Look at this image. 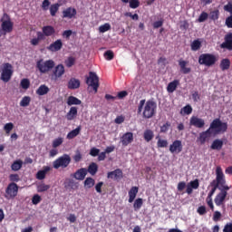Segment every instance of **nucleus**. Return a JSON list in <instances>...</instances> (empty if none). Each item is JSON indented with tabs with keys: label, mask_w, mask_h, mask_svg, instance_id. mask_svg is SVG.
Wrapping results in <instances>:
<instances>
[{
	"label": "nucleus",
	"mask_w": 232,
	"mask_h": 232,
	"mask_svg": "<svg viewBox=\"0 0 232 232\" xmlns=\"http://www.w3.org/2000/svg\"><path fill=\"white\" fill-rule=\"evenodd\" d=\"M31 101H32V98H30V96H24L20 102V106H22L23 108H26V106H30Z\"/></svg>",
	"instance_id": "37998d69"
},
{
	"label": "nucleus",
	"mask_w": 232,
	"mask_h": 232,
	"mask_svg": "<svg viewBox=\"0 0 232 232\" xmlns=\"http://www.w3.org/2000/svg\"><path fill=\"white\" fill-rule=\"evenodd\" d=\"M39 202H41V196H39V194H35L33 198H32V203L34 206H37V204H39Z\"/></svg>",
	"instance_id": "0e129e2a"
},
{
	"label": "nucleus",
	"mask_w": 232,
	"mask_h": 232,
	"mask_svg": "<svg viewBox=\"0 0 232 232\" xmlns=\"http://www.w3.org/2000/svg\"><path fill=\"white\" fill-rule=\"evenodd\" d=\"M4 130H5V133H7V135H8L10 133V131H12L14 130V123H12V122L6 123L4 126Z\"/></svg>",
	"instance_id": "bf43d9fd"
},
{
	"label": "nucleus",
	"mask_w": 232,
	"mask_h": 232,
	"mask_svg": "<svg viewBox=\"0 0 232 232\" xmlns=\"http://www.w3.org/2000/svg\"><path fill=\"white\" fill-rule=\"evenodd\" d=\"M67 86L69 90H77L81 88V81L75 78H71Z\"/></svg>",
	"instance_id": "393cba45"
},
{
	"label": "nucleus",
	"mask_w": 232,
	"mask_h": 232,
	"mask_svg": "<svg viewBox=\"0 0 232 232\" xmlns=\"http://www.w3.org/2000/svg\"><path fill=\"white\" fill-rule=\"evenodd\" d=\"M50 169H51L48 166L44 167V169L42 170H39L36 173V179L38 180H44V179H46V173H48V171H50Z\"/></svg>",
	"instance_id": "c756f323"
},
{
	"label": "nucleus",
	"mask_w": 232,
	"mask_h": 232,
	"mask_svg": "<svg viewBox=\"0 0 232 232\" xmlns=\"http://www.w3.org/2000/svg\"><path fill=\"white\" fill-rule=\"evenodd\" d=\"M63 142H64V140L63 138H57V139L53 140V148H59V146H61V144H63Z\"/></svg>",
	"instance_id": "5fc2aeb1"
},
{
	"label": "nucleus",
	"mask_w": 232,
	"mask_h": 232,
	"mask_svg": "<svg viewBox=\"0 0 232 232\" xmlns=\"http://www.w3.org/2000/svg\"><path fill=\"white\" fill-rule=\"evenodd\" d=\"M121 142L122 146H129L133 142V133L126 132L121 137Z\"/></svg>",
	"instance_id": "a211bd4d"
},
{
	"label": "nucleus",
	"mask_w": 232,
	"mask_h": 232,
	"mask_svg": "<svg viewBox=\"0 0 232 232\" xmlns=\"http://www.w3.org/2000/svg\"><path fill=\"white\" fill-rule=\"evenodd\" d=\"M21 168H23V160H17L14 161L13 164L11 165V169L13 171H19V169H21Z\"/></svg>",
	"instance_id": "4c0bfd02"
},
{
	"label": "nucleus",
	"mask_w": 232,
	"mask_h": 232,
	"mask_svg": "<svg viewBox=\"0 0 232 232\" xmlns=\"http://www.w3.org/2000/svg\"><path fill=\"white\" fill-rule=\"evenodd\" d=\"M86 175H88V169L82 168L75 171V173L73 174V178L76 180H84V179H86Z\"/></svg>",
	"instance_id": "412c9836"
},
{
	"label": "nucleus",
	"mask_w": 232,
	"mask_h": 232,
	"mask_svg": "<svg viewBox=\"0 0 232 232\" xmlns=\"http://www.w3.org/2000/svg\"><path fill=\"white\" fill-rule=\"evenodd\" d=\"M217 61H218V59H217V56L212 53H202L198 57V64L208 66V68L217 64Z\"/></svg>",
	"instance_id": "0eeeda50"
},
{
	"label": "nucleus",
	"mask_w": 232,
	"mask_h": 232,
	"mask_svg": "<svg viewBox=\"0 0 232 232\" xmlns=\"http://www.w3.org/2000/svg\"><path fill=\"white\" fill-rule=\"evenodd\" d=\"M223 232H232V223H227L223 228Z\"/></svg>",
	"instance_id": "774afa93"
},
{
	"label": "nucleus",
	"mask_w": 232,
	"mask_h": 232,
	"mask_svg": "<svg viewBox=\"0 0 232 232\" xmlns=\"http://www.w3.org/2000/svg\"><path fill=\"white\" fill-rule=\"evenodd\" d=\"M1 29H0V37L2 35H6V34H12L14 32V22L8 14L5 13L1 18Z\"/></svg>",
	"instance_id": "7ed1b4c3"
},
{
	"label": "nucleus",
	"mask_w": 232,
	"mask_h": 232,
	"mask_svg": "<svg viewBox=\"0 0 232 232\" xmlns=\"http://www.w3.org/2000/svg\"><path fill=\"white\" fill-rule=\"evenodd\" d=\"M170 153H180L182 152L183 146L180 140H175L172 144L169 145Z\"/></svg>",
	"instance_id": "4468645a"
},
{
	"label": "nucleus",
	"mask_w": 232,
	"mask_h": 232,
	"mask_svg": "<svg viewBox=\"0 0 232 232\" xmlns=\"http://www.w3.org/2000/svg\"><path fill=\"white\" fill-rule=\"evenodd\" d=\"M208 17H209V14L206 12H202L198 18V23H204L205 21H208Z\"/></svg>",
	"instance_id": "3c124183"
},
{
	"label": "nucleus",
	"mask_w": 232,
	"mask_h": 232,
	"mask_svg": "<svg viewBox=\"0 0 232 232\" xmlns=\"http://www.w3.org/2000/svg\"><path fill=\"white\" fill-rule=\"evenodd\" d=\"M139 193V187H132L129 190V203L131 204L135 198H137V194Z\"/></svg>",
	"instance_id": "bb28decb"
},
{
	"label": "nucleus",
	"mask_w": 232,
	"mask_h": 232,
	"mask_svg": "<svg viewBox=\"0 0 232 232\" xmlns=\"http://www.w3.org/2000/svg\"><path fill=\"white\" fill-rule=\"evenodd\" d=\"M72 34H73L72 30H65L63 32L62 35L63 39H70V37H72Z\"/></svg>",
	"instance_id": "69168bd1"
},
{
	"label": "nucleus",
	"mask_w": 232,
	"mask_h": 232,
	"mask_svg": "<svg viewBox=\"0 0 232 232\" xmlns=\"http://www.w3.org/2000/svg\"><path fill=\"white\" fill-rule=\"evenodd\" d=\"M64 72H65V71H64V65H63V64H58V65L54 68L53 73L55 79H59V78L63 77V75H64Z\"/></svg>",
	"instance_id": "a878e982"
},
{
	"label": "nucleus",
	"mask_w": 232,
	"mask_h": 232,
	"mask_svg": "<svg viewBox=\"0 0 232 232\" xmlns=\"http://www.w3.org/2000/svg\"><path fill=\"white\" fill-rule=\"evenodd\" d=\"M98 171H99V166L95 162H92L87 169V172L92 176L97 175Z\"/></svg>",
	"instance_id": "72a5a7b5"
},
{
	"label": "nucleus",
	"mask_w": 232,
	"mask_h": 232,
	"mask_svg": "<svg viewBox=\"0 0 232 232\" xmlns=\"http://www.w3.org/2000/svg\"><path fill=\"white\" fill-rule=\"evenodd\" d=\"M86 84L92 88L93 92L97 93L99 90V76L96 72H90L89 76L86 77Z\"/></svg>",
	"instance_id": "9d476101"
},
{
	"label": "nucleus",
	"mask_w": 232,
	"mask_h": 232,
	"mask_svg": "<svg viewBox=\"0 0 232 232\" xmlns=\"http://www.w3.org/2000/svg\"><path fill=\"white\" fill-rule=\"evenodd\" d=\"M81 130H82V128L81 127V125H79L76 129L71 130L67 134V139H69V140H72V139H75V137H77V135L81 133Z\"/></svg>",
	"instance_id": "2f4dec72"
},
{
	"label": "nucleus",
	"mask_w": 232,
	"mask_h": 232,
	"mask_svg": "<svg viewBox=\"0 0 232 232\" xmlns=\"http://www.w3.org/2000/svg\"><path fill=\"white\" fill-rule=\"evenodd\" d=\"M222 72H226V70H229L231 67V61L227 58L222 59L219 64Z\"/></svg>",
	"instance_id": "473e14b6"
},
{
	"label": "nucleus",
	"mask_w": 232,
	"mask_h": 232,
	"mask_svg": "<svg viewBox=\"0 0 232 232\" xmlns=\"http://www.w3.org/2000/svg\"><path fill=\"white\" fill-rule=\"evenodd\" d=\"M220 48L232 51V33H228L225 35V41L220 44Z\"/></svg>",
	"instance_id": "dca6fc26"
},
{
	"label": "nucleus",
	"mask_w": 232,
	"mask_h": 232,
	"mask_svg": "<svg viewBox=\"0 0 232 232\" xmlns=\"http://www.w3.org/2000/svg\"><path fill=\"white\" fill-rule=\"evenodd\" d=\"M223 10L230 14V15L226 18L225 24L227 28H232V3L228 2L227 5H224Z\"/></svg>",
	"instance_id": "ddd939ff"
},
{
	"label": "nucleus",
	"mask_w": 232,
	"mask_h": 232,
	"mask_svg": "<svg viewBox=\"0 0 232 232\" xmlns=\"http://www.w3.org/2000/svg\"><path fill=\"white\" fill-rule=\"evenodd\" d=\"M157 146L158 148H168V141L166 140L159 139Z\"/></svg>",
	"instance_id": "13d9d810"
},
{
	"label": "nucleus",
	"mask_w": 232,
	"mask_h": 232,
	"mask_svg": "<svg viewBox=\"0 0 232 232\" xmlns=\"http://www.w3.org/2000/svg\"><path fill=\"white\" fill-rule=\"evenodd\" d=\"M190 48L192 52H198V50L202 48V42H200L198 39L194 40L190 44Z\"/></svg>",
	"instance_id": "c9c22d12"
},
{
	"label": "nucleus",
	"mask_w": 232,
	"mask_h": 232,
	"mask_svg": "<svg viewBox=\"0 0 232 232\" xmlns=\"http://www.w3.org/2000/svg\"><path fill=\"white\" fill-rule=\"evenodd\" d=\"M20 85L23 90H28L30 88V80L26 78L22 79Z\"/></svg>",
	"instance_id": "de8ad7c7"
},
{
	"label": "nucleus",
	"mask_w": 232,
	"mask_h": 232,
	"mask_svg": "<svg viewBox=\"0 0 232 232\" xmlns=\"http://www.w3.org/2000/svg\"><path fill=\"white\" fill-rule=\"evenodd\" d=\"M211 135H213V132H211V130L208 129L207 130L199 133L198 140L200 142V144H206V140H208V139H209Z\"/></svg>",
	"instance_id": "4be33fe9"
},
{
	"label": "nucleus",
	"mask_w": 232,
	"mask_h": 232,
	"mask_svg": "<svg viewBox=\"0 0 232 232\" xmlns=\"http://www.w3.org/2000/svg\"><path fill=\"white\" fill-rule=\"evenodd\" d=\"M107 179H115V180L122 179V170L121 169H116L113 171L108 172Z\"/></svg>",
	"instance_id": "5701e85b"
},
{
	"label": "nucleus",
	"mask_w": 232,
	"mask_h": 232,
	"mask_svg": "<svg viewBox=\"0 0 232 232\" xmlns=\"http://www.w3.org/2000/svg\"><path fill=\"white\" fill-rule=\"evenodd\" d=\"M179 66L180 68L181 73H183L184 75H188V73H191V67H188V61L179 59Z\"/></svg>",
	"instance_id": "aec40b11"
},
{
	"label": "nucleus",
	"mask_w": 232,
	"mask_h": 232,
	"mask_svg": "<svg viewBox=\"0 0 232 232\" xmlns=\"http://www.w3.org/2000/svg\"><path fill=\"white\" fill-rule=\"evenodd\" d=\"M81 104H82V102L75 96H69L68 99H67V105L68 106H79Z\"/></svg>",
	"instance_id": "7c9ffc66"
},
{
	"label": "nucleus",
	"mask_w": 232,
	"mask_h": 232,
	"mask_svg": "<svg viewBox=\"0 0 232 232\" xmlns=\"http://www.w3.org/2000/svg\"><path fill=\"white\" fill-rule=\"evenodd\" d=\"M138 115L142 113L143 119H152L157 113V102L153 100H141L138 105Z\"/></svg>",
	"instance_id": "f257e3e1"
},
{
	"label": "nucleus",
	"mask_w": 232,
	"mask_h": 232,
	"mask_svg": "<svg viewBox=\"0 0 232 232\" xmlns=\"http://www.w3.org/2000/svg\"><path fill=\"white\" fill-rule=\"evenodd\" d=\"M130 8H139L140 6V2L139 0H130Z\"/></svg>",
	"instance_id": "052dcab7"
},
{
	"label": "nucleus",
	"mask_w": 232,
	"mask_h": 232,
	"mask_svg": "<svg viewBox=\"0 0 232 232\" xmlns=\"http://www.w3.org/2000/svg\"><path fill=\"white\" fill-rule=\"evenodd\" d=\"M52 35H55V28L52 25H45L42 28V32H36V38L31 39V44L37 46L41 41H44L46 37H52Z\"/></svg>",
	"instance_id": "f03ea898"
},
{
	"label": "nucleus",
	"mask_w": 232,
	"mask_h": 232,
	"mask_svg": "<svg viewBox=\"0 0 232 232\" xmlns=\"http://www.w3.org/2000/svg\"><path fill=\"white\" fill-rule=\"evenodd\" d=\"M48 92H50V88H48V86L40 85V87L36 90V94L43 96V95H46Z\"/></svg>",
	"instance_id": "58836bf2"
},
{
	"label": "nucleus",
	"mask_w": 232,
	"mask_h": 232,
	"mask_svg": "<svg viewBox=\"0 0 232 232\" xmlns=\"http://www.w3.org/2000/svg\"><path fill=\"white\" fill-rule=\"evenodd\" d=\"M47 50L52 53L60 52V50H63V40L57 39L53 42L49 46H47Z\"/></svg>",
	"instance_id": "f3484780"
},
{
	"label": "nucleus",
	"mask_w": 232,
	"mask_h": 232,
	"mask_svg": "<svg viewBox=\"0 0 232 232\" xmlns=\"http://www.w3.org/2000/svg\"><path fill=\"white\" fill-rule=\"evenodd\" d=\"M72 159L74 162H81V160H82V154L81 153V150H76Z\"/></svg>",
	"instance_id": "864d4df0"
},
{
	"label": "nucleus",
	"mask_w": 232,
	"mask_h": 232,
	"mask_svg": "<svg viewBox=\"0 0 232 232\" xmlns=\"http://www.w3.org/2000/svg\"><path fill=\"white\" fill-rule=\"evenodd\" d=\"M63 17H67L68 19H73V17L77 15V9L73 7H68L63 12Z\"/></svg>",
	"instance_id": "b1692460"
},
{
	"label": "nucleus",
	"mask_w": 232,
	"mask_h": 232,
	"mask_svg": "<svg viewBox=\"0 0 232 232\" xmlns=\"http://www.w3.org/2000/svg\"><path fill=\"white\" fill-rule=\"evenodd\" d=\"M224 146V140L220 139H216L213 140L212 144L210 145V148L212 150H217L218 151H220Z\"/></svg>",
	"instance_id": "c85d7f7f"
},
{
	"label": "nucleus",
	"mask_w": 232,
	"mask_h": 232,
	"mask_svg": "<svg viewBox=\"0 0 232 232\" xmlns=\"http://www.w3.org/2000/svg\"><path fill=\"white\" fill-rule=\"evenodd\" d=\"M61 5L59 4H54L50 6V14L52 17H55L57 12H59V7Z\"/></svg>",
	"instance_id": "79ce46f5"
},
{
	"label": "nucleus",
	"mask_w": 232,
	"mask_h": 232,
	"mask_svg": "<svg viewBox=\"0 0 232 232\" xmlns=\"http://www.w3.org/2000/svg\"><path fill=\"white\" fill-rule=\"evenodd\" d=\"M191 97L194 102H198L200 101V93H198V91L192 92Z\"/></svg>",
	"instance_id": "603ef678"
},
{
	"label": "nucleus",
	"mask_w": 232,
	"mask_h": 232,
	"mask_svg": "<svg viewBox=\"0 0 232 232\" xmlns=\"http://www.w3.org/2000/svg\"><path fill=\"white\" fill-rule=\"evenodd\" d=\"M75 64V58L72 56H70L67 58V60L65 61V66H67V68H72V66H73Z\"/></svg>",
	"instance_id": "8fccbe9b"
},
{
	"label": "nucleus",
	"mask_w": 232,
	"mask_h": 232,
	"mask_svg": "<svg viewBox=\"0 0 232 232\" xmlns=\"http://www.w3.org/2000/svg\"><path fill=\"white\" fill-rule=\"evenodd\" d=\"M12 75H14V66H12L10 63H3L1 81H3V82H10Z\"/></svg>",
	"instance_id": "1a4fd4ad"
},
{
	"label": "nucleus",
	"mask_w": 232,
	"mask_h": 232,
	"mask_svg": "<svg viewBox=\"0 0 232 232\" xmlns=\"http://www.w3.org/2000/svg\"><path fill=\"white\" fill-rule=\"evenodd\" d=\"M125 17H130L132 19V21H139V14H132L130 12H127L124 14Z\"/></svg>",
	"instance_id": "680f3d73"
},
{
	"label": "nucleus",
	"mask_w": 232,
	"mask_h": 232,
	"mask_svg": "<svg viewBox=\"0 0 232 232\" xmlns=\"http://www.w3.org/2000/svg\"><path fill=\"white\" fill-rule=\"evenodd\" d=\"M104 57L107 61H113L115 54L113 53V51L108 50L104 53Z\"/></svg>",
	"instance_id": "09e8293b"
},
{
	"label": "nucleus",
	"mask_w": 232,
	"mask_h": 232,
	"mask_svg": "<svg viewBox=\"0 0 232 232\" xmlns=\"http://www.w3.org/2000/svg\"><path fill=\"white\" fill-rule=\"evenodd\" d=\"M95 186V179L93 178H86L84 180V188H87L88 189L93 188Z\"/></svg>",
	"instance_id": "ea45409f"
},
{
	"label": "nucleus",
	"mask_w": 232,
	"mask_h": 232,
	"mask_svg": "<svg viewBox=\"0 0 232 232\" xmlns=\"http://www.w3.org/2000/svg\"><path fill=\"white\" fill-rule=\"evenodd\" d=\"M17 193H19V186L14 182H11L5 188V198L12 200L17 197Z\"/></svg>",
	"instance_id": "9b49d317"
},
{
	"label": "nucleus",
	"mask_w": 232,
	"mask_h": 232,
	"mask_svg": "<svg viewBox=\"0 0 232 232\" xmlns=\"http://www.w3.org/2000/svg\"><path fill=\"white\" fill-rule=\"evenodd\" d=\"M208 129L212 135L226 133V131H227V123L223 122L219 118H216L212 121Z\"/></svg>",
	"instance_id": "20e7f679"
},
{
	"label": "nucleus",
	"mask_w": 232,
	"mask_h": 232,
	"mask_svg": "<svg viewBox=\"0 0 232 232\" xmlns=\"http://www.w3.org/2000/svg\"><path fill=\"white\" fill-rule=\"evenodd\" d=\"M78 113L79 108H77L76 106H72L67 114L65 115V119H67V121H75V119H77Z\"/></svg>",
	"instance_id": "6ab92c4d"
},
{
	"label": "nucleus",
	"mask_w": 232,
	"mask_h": 232,
	"mask_svg": "<svg viewBox=\"0 0 232 232\" xmlns=\"http://www.w3.org/2000/svg\"><path fill=\"white\" fill-rule=\"evenodd\" d=\"M55 67V62L53 60L44 61L40 59L36 63V68H38L40 73H48L51 70H53Z\"/></svg>",
	"instance_id": "6e6552de"
},
{
	"label": "nucleus",
	"mask_w": 232,
	"mask_h": 232,
	"mask_svg": "<svg viewBox=\"0 0 232 232\" xmlns=\"http://www.w3.org/2000/svg\"><path fill=\"white\" fill-rule=\"evenodd\" d=\"M71 163L72 157H70L68 154H63L53 162V168L54 169H59L60 168H62V169H66V168H68Z\"/></svg>",
	"instance_id": "423d86ee"
},
{
	"label": "nucleus",
	"mask_w": 232,
	"mask_h": 232,
	"mask_svg": "<svg viewBox=\"0 0 232 232\" xmlns=\"http://www.w3.org/2000/svg\"><path fill=\"white\" fill-rule=\"evenodd\" d=\"M50 189V185H46L44 183H41L37 186L38 193H44V191H48Z\"/></svg>",
	"instance_id": "a18cd8bd"
},
{
	"label": "nucleus",
	"mask_w": 232,
	"mask_h": 232,
	"mask_svg": "<svg viewBox=\"0 0 232 232\" xmlns=\"http://www.w3.org/2000/svg\"><path fill=\"white\" fill-rule=\"evenodd\" d=\"M218 17H220V11L218 9L210 12L209 19L211 21H218Z\"/></svg>",
	"instance_id": "c03bdc74"
},
{
	"label": "nucleus",
	"mask_w": 232,
	"mask_h": 232,
	"mask_svg": "<svg viewBox=\"0 0 232 232\" xmlns=\"http://www.w3.org/2000/svg\"><path fill=\"white\" fill-rule=\"evenodd\" d=\"M9 180L15 184V182H19L21 180V178H19V174H10Z\"/></svg>",
	"instance_id": "6e6d98bb"
},
{
	"label": "nucleus",
	"mask_w": 232,
	"mask_h": 232,
	"mask_svg": "<svg viewBox=\"0 0 232 232\" xmlns=\"http://www.w3.org/2000/svg\"><path fill=\"white\" fill-rule=\"evenodd\" d=\"M197 212L198 215H206L208 213V210H206V206H200L198 208Z\"/></svg>",
	"instance_id": "338daca9"
},
{
	"label": "nucleus",
	"mask_w": 232,
	"mask_h": 232,
	"mask_svg": "<svg viewBox=\"0 0 232 232\" xmlns=\"http://www.w3.org/2000/svg\"><path fill=\"white\" fill-rule=\"evenodd\" d=\"M170 127H171V123H169V121H167L165 124H163L160 127V133L168 132V130H169Z\"/></svg>",
	"instance_id": "4d7b16f0"
},
{
	"label": "nucleus",
	"mask_w": 232,
	"mask_h": 232,
	"mask_svg": "<svg viewBox=\"0 0 232 232\" xmlns=\"http://www.w3.org/2000/svg\"><path fill=\"white\" fill-rule=\"evenodd\" d=\"M180 113L181 115H191V113H193V108L191 105H186L181 109Z\"/></svg>",
	"instance_id": "a19ab883"
},
{
	"label": "nucleus",
	"mask_w": 232,
	"mask_h": 232,
	"mask_svg": "<svg viewBox=\"0 0 232 232\" xmlns=\"http://www.w3.org/2000/svg\"><path fill=\"white\" fill-rule=\"evenodd\" d=\"M211 188L217 186V189H223L226 185V176L222 170V167H217L216 169V179L212 180L210 183Z\"/></svg>",
	"instance_id": "39448f33"
},
{
	"label": "nucleus",
	"mask_w": 232,
	"mask_h": 232,
	"mask_svg": "<svg viewBox=\"0 0 232 232\" xmlns=\"http://www.w3.org/2000/svg\"><path fill=\"white\" fill-rule=\"evenodd\" d=\"M109 30H111V25L108 23H106L99 27L100 34H105V32H109Z\"/></svg>",
	"instance_id": "49530a36"
},
{
	"label": "nucleus",
	"mask_w": 232,
	"mask_h": 232,
	"mask_svg": "<svg viewBox=\"0 0 232 232\" xmlns=\"http://www.w3.org/2000/svg\"><path fill=\"white\" fill-rule=\"evenodd\" d=\"M99 153H101V150H99L95 147L92 148L90 150V155L92 157H97V156H99Z\"/></svg>",
	"instance_id": "e2e57ef3"
},
{
	"label": "nucleus",
	"mask_w": 232,
	"mask_h": 232,
	"mask_svg": "<svg viewBox=\"0 0 232 232\" xmlns=\"http://www.w3.org/2000/svg\"><path fill=\"white\" fill-rule=\"evenodd\" d=\"M143 204H144V200L142 199V198H136L133 203L134 211H139V209L142 208Z\"/></svg>",
	"instance_id": "e433bc0d"
},
{
	"label": "nucleus",
	"mask_w": 232,
	"mask_h": 232,
	"mask_svg": "<svg viewBox=\"0 0 232 232\" xmlns=\"http://www.w3.org/2000/svg\"><path fill=\"white\" fill-rule=\"evenodd\" d=\"M190 126H194L195 128L202 129L206 126V121L202 118H198L197 116H192L189 121Z\"/></svg>",
	"instance_id": "2eb2a0df"
},
{
	"label": "nucleus",
	"mask_w": 232,
	"mask_h": 232,
	"mask_svg": "<svg viewBox=\"0 0 232 232\" xmlns=\"http://www.w3.org/2000/svg\"><path fill=\"white\" fill-rule=\"evenodd\" d=\"M229 189H231V187L228 185L220 188L219 192L214 198L216 206H223L224 202H226V198H227V191H229Z\"/></svg>",
	"instance_id": "f8f14e48"
},
{
	"label": "nucleus",
	"mask_w": 232,
	"mask_h": 232,
	"mask_svg": "<svg viewBox=\"0 0 232 232\" xmlns=\"http://www.w3.org/2000/svg\"><path fill=\"white\" fill-rule=\"evenodd\" d=\"M179 84H180V81H179V80H174V81L170 82L167 86V92L169 93H173V92H175L177 90V88L179 86Z\"/></svg>",
	"instance_id": "cd10ccee"
},
{
	"label": "nucleus",
	"mask_w": 232,
	"mask_h": 232,
	"mask_svg": "<svg viewBox=\"0 0 232 232\" xmlns=\"http://www.w3.org/2000/svg\"><path fill=\"white\" fill-rule=\"evenodd\" d=\"M155 137V134L153 133V130H146L143 133V139L146 140V142H150L153 140V138Z\"/></svg>",
	"instance_id": "f704fd0d"
}]
</instances>
